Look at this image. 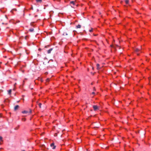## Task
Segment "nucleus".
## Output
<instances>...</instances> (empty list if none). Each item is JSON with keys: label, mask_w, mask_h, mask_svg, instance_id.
Returning a JSON list of instances; mask_svg holds the SVG:
<instances>
[{"label": "nucleus", "mask_w": 151, "mask_h": 151, "mask_svg": "<svg viewBox=\"0 0 151 151\" xmlns=\"http://www.w3.org/2000/svg\"><path fill=\"white\" fill-rule=\"evenodd\" d=\"M45 47H46V46H45Z\"/></svg>", "instance_id": "c85d7f7f"}, {"label": "nucleus", "mask_w": 151, "mask_h": 151, "mask_svg": "<svg viewBox=\"0 0 151 151\" xmlns=\"http://www.w3.org/2000/svg\"><path fill=\"white\" fill-rule=\"evenodd\" d=\"M94 35V36H96V35Z\"/></svg>", "instance_id": "bb28decb"}, {"label": "nucleus", "mask_w": 151, "mask_h": 151, "mask_svg": "<svg viewBox=\"0 0 151 151\" xmlns=\"http://www.w3.org/2000/svg\"><path fill=\"white\" fill-rule=\"evenodd\" d=\"M92 94H95V92H93L92 93Z\"/></svg>", "instance_id": "412c9836"}, {"label": "nucleus", "mask_w": 151, "mask_h": 151, "mask_svg": "<svg viewBox=\"0 0 151 151\" xmlns=\"http://www.w3.org/2000/svg\"><path fill=\"white\" fill-rule=\"evenodd\" d=\"M27 36H26L25 37V39H26H26H27Z\"/></svg>", "instance_id": "aec40b11"}, {"label": "nucleus", "mask_w": 151, "mask_h": 151, "mask_svg": "<svg viewBox=\"0 0 151 151\" xmlns=\"http://www.w3.org/2000/svg\"><path fill=\"white\" fill-rule=\"evenodd\" d=\"M0 141H2V137L1 136H0Z\"/></svg>", "instance_id": "dca6fc26"}, {"label": "nucleus", "mask_w": 151, "mask_h": 151, "mask_svg": "<svg viewBox=\"0 0 151 151\" xmlns=\"http://www.w3.org/2000/svg\"><path fill=\"white\" fill-rule=\"evenodd\" d=\"M43 64H44V62L43 63Z\"/></svg>", "instance_id": "cd10ccee"}, {"label": "nucleus", "mask_w": 151, "mask_h": 151, "mask_svg": "<svg viewBox=\"0 0 151 151\" xmlns=\"http://www.w3.org/2000/svg\"><path fill=\"white\" fill-rule=\"evenodd\" d=\"M52 50H53V49L52 48H50V49L49 50H48L47 51V53L48 54L50 53L51 51Z\"/></svg>", "instance_id": "39448f33"}, {"label": "nucleus", "mask_w": 151, "mask_h": 151, "mask_svg": "<svg viewBox=\"0 0 151 151\" xmlns=\"http://www.w3.org/2000/svg\"><path fill=\"white\" fill-rule=\"evenodd\" d=\"M93 108L94 111H96L99 109V107L96 105L93 106Z\"/></svg>", "instance_id": "f03ea898"}, {"label": "nucleus", "mask_w": 151, "mask_h": 151, "mask_svg": "<svg viewBox=\"0 0 151 151\" xmlns=\"http://www.w3.org/2000/svg\"><path fill=\"white\" fill-rule=\"evenodd\" d=\"M39 50H40V49H39Z\"/></svg>", "instance_id": "c756f323"}, {"label": "nucleus", "mask_w": 151, "mask_h": 151, "mask_svg": "<svg viewBox=\"0 0 151 151\" xmlns=\"http://www.w3.org/2000/svg\"><path fill=\"white\" fill-rule=\"evenodd\" d=\"M96 66H97V69L98 70H99L100 69V68H99V64H97V65H96Z\"/></svg>", "instance_id": "6e6552de"}, {"label": "nucleus", "mask_w": 151, "mask_h": 151, "mask_svg": "<svg viewBox=\"0 0 151 151\" xmlns=\"http://www.w3.org/2000/svg\"><path fill=\"white\" fill-rule=\"evenodd\" d=\"M134 50L135 52H137L139 50V49H138L137 48H136L135 49H134Z\"/></svg>", "instance_id": "9d476101"}, {"label": "nucleus", "mask_w": 151, "mask_h": 151, "mask_svg": "<svg viewBox=\"0 0 151 151\" xmlns=\"http://www.w3.org/2000/svg\"><path fill=\"white\" fill-rule=\"evenodd\" d=\"M92 69H93V68H92Z\"/></svg>", "instance_id": "2f4dec72"}, {"label": "nucleus", "mask_w": 151, "mask_h": 151, "mask_svg": "<svg viewBox=\"0 0 151 151\" xmlns=\"http://www.w3.org/2000/svg\"><path fill=\"white\" fill-rule=\"evenodd\" d=\"M39 50H40V49H39Z\"/></svg>", "instance_id": "7c9ffc66"}, {"label": "nucleus", "mask_w": 151, "mask_h": 151, "mask_svg": "<svg viewBox=\"0 0 151 151\" xmlns=\"http://www.w3.org/2000/svg\"><path fill=\"white\" fill-rule=\"evenodd\" d=\"M29 31L31 32H32L34 31V29L33 28L30 29H29Z\"/></svg>", "instance_id": "4468645a"}, {"label": "nucleus", "mask_w": 151, "mask_h": 151, "mask_svg": "<svg viewBox=\"0 0 151 151\" xmlns=\"http://www.w3.org/2000/svg\"><path fill=\"white\" fill-rule=\"evenodd\" d=\"M19 106L18 105H16L14 107V110L15 111L17 110L19 108Z\"/></svg>", "instance_id": "20e7f679"}, {"label": "nucleus", "mask_w": 151, "mask_h": 151, "mask_svg": "<svg viewBox=\"0 0 151 151\" xmlns=\"http://www.w3.org/2000/svg\"><path fill=\"white\" fill-rule=\"evenodd\" d=\"M32 112L31 110V109H29V111H22V113L23 114H30Z\"/></svg>", "instance_id": "f257e3e1"}, {"label": "nucleus", "mask_w": 151, "mask_h": 151, "mask_svg": "<svg viewBox=\"0 0 151 151\" xmlns=\"http://www.w3.org/2000/svg\"><path fill=\"white\" fill-rule=\"evenodd\" d=\"M50 146L51 147H52V148L53 149H55L56 147V146L54 145V143H52L51 144Z\"/></svg>", "instance_id": "7ed1b4c3"}, {"label": "nucleus", "mask_w": 151, "mask_h": 151, "mask_svg": "<svg viewBox=\"0 0 151 151\" xmlns=\"http://www.w3.org/2000/svg\"><path fill=\"white\" fill-rule=\"evenodd\" d=\"M70 3L73 4V5H74L75 4V3L74 1H71L70 2Z\"/></svg>", "instance_id": "9b49d317"}, {"label": "nucleus", "mask_w": 151, "mask_h": 151, "mask_svg": "<svg viewBox=\"0 0 151 151\" xmlns=\"http://www.w3.org/2000/svg\"><path fill=\"white\" fill-rule=\"evenodd\" d=\"M31 9H33V8H32V7Z\"/></svg>", "instance_id": "a878e982"}, {"label": "nucleus", "mask_w": 151, "mask_h": 151, "mask_svg": "<svg viewBox=\"0 0 151 151\" xmlns=\"http://www.w3.org/2000/svg\"><path fill=\"white\" fill-rule=\"evenodd\" d=\"M37 15H35V17H37Z\"/></svg>", "instance_id": "4be33fe9"}, {"label": "nucleus", "mask_w": 151, "mask_h": 151, "mask_svg": "<svg viewBox=\"0 0 151 151\" xmlns=\"http://www.w3.org/2000/svg\"><path fill=\"white\" fill-rule=\"evenodd\" d=\"M34 22H32L30 23V25L31 26H33V24Z\"/></svg>", "instance_id": "f3484780"}, {"label": "nucleus", "mask_w": 151, "mask_h": 151, "mask_svg": "<svg viewBox=\"0 0 151 151\" xmlns=\"http://www.w3.org/2000/svg\"><path fill=\"white\" fill-rule=\"evenodd\" d=\"M92 30H93V29H91V30H89V31L90 32H91L92 31Z\"/></svg>", "instance_id": "6ab92c4d"}, {"label": "nucleus", "mask_w": 151, "mask_h": 151, "mask_svg": "<svg viewBox=\"0 0 151 151\" xmlns=\"http://www.w3.org/2000/svg\"><path fill=\"white\" fill-rule=\"evenodd\" d=\"M111 47H114L112 45H111Z\"/></svg>", "instance_id": "5701e85b"}, {"label": "nucleus", "mask_w": 151, "mask_h": 151, "mask_svg": "<svg viewBox=\"0 0 151 151\" xmlns=\"http://www.w3.org/2000/svg\"><path fill=\"white\" fill-rule=\"evenodd\" d=\"M22 151H25V150H22Z\"/></svg>", "instance_id": "b1692460"}, {"label": "nucleus", "mask_w": 151, "mask_h": 151, "mask_svg": "<svg viewBox=\"0 0 151 151\" xmlns=\"http://www.w3.org/2000/svg\"><path fill=\"white\" fill-rule=\"evenodd\" d=\"M125 1L127 4H128L129 3V1L128 0H125Z\"/></svg>", "instance_id": "2eb2a0df"}, {"label": "nucleus", "mask_w": 151, "mask_h": 151, "mask_svg": "<svg viewBox=\"0 0 151 151\" xmlns=\"http://www.w3.org/2000/svg\"><path fill=\"white\" fill-rule=\"evenodd\" d=\"M36 1L37 2H41L42 0H36Z\"/></svg>", "instance_id": "f8f14e48"}, {"label": "nucleus", "mask_w": 151, "mask_h": 151, "mask_svg": "<svg viewBox=\"0 0 151 151\" xmlns=\"http://www.w3.org/2000/svg\"><path fill=\"white\" fill-rule=\"evenodd\" d=\"M11 92H12V90H11V89H10L8 91V93L10 95L11 94Z\"/></svg>", "instance_id": "1a4fd4ad"}, {"label": "nucleus", "mask_w": 151, "mask_h": 151, "mask_svg": "<svg viewBox=\"0 0 151 151\" xmlns=\"http://www.w3.org/2000/svg\"><path fill=\"white\" fill-rule=\"evenodd\" d=\"M81 25L80 24H78V25H77L76 26V27L77 28H81Z\"/></svg>", "instance_id": "0eeeda50"}, {"label": "nucleus", "mask_w": 151, "mask_h": 151, "mask_svg": "<svg viewBox=\"0 0 151 151\" xmlns=\"http://www.w3.org/2000/svg\"><path fill=\"white\" fill-rule=\"evenodd\" d=\"M46 81L47 82H49V79L47 78L46 79Z\"/></svg>", "instance_id": "a211bd4d"}, {"label": "nucleus", "mask_w": 151, "mask_h": 151, "mask_svg": "<svg viewBox=\"0 0 151 151\" xmlns=\"http://www.w3.org/2000/svg\"><path fill=\"white\" fill-rule=\"evenodd\" d=\"M137 55H139V54L137 53Z\"/></svg>", "instance_id": "393cba45"}, {"label": "nucleus", "mask_w": 151, "mask_h": 151, "mask_svg": "<svg viewBox=\"0 0 151 151\" xmlns=\"http://www.w3.org/2000/svg\"><path fill=\"white\" fill-rule=\"evenodd\" d=\"M63 35H67L68 34L66 32H64V33L63 34Z\"/></svg>", "instance_id": "ddd939ff"}, {"label": "nucleus", "mask_w": 151, "mask_h": 151, "mask_svg": "<svg viewBox=\"0 0 151 151\" xmlns=\"http://www.w3.org/2000/svg\"><path fill=\"white\" fill-rule=\"evenodd\" d=\"M37 103L38 104L39 106V107L40 108H41V106H42V104L41 103H39L38 104V102L37 101Z\"/></svg>", "instance_id": "423d86ee"}]
</instances>
